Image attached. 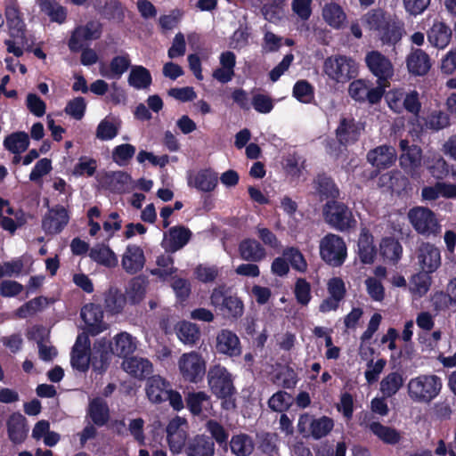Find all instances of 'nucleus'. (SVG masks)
Returning a JSON list of instances; mask_svg holds the SVG:
<instances>
[{
    "label": "nucleus",
    "instance_id": "nucleus-1",
    "mask_svg": "<svg viewBox=\"0 0 456 456\" xmlns=\"http://www.w3.org/2000/svg\"><path fill=\"white\" fill-rule=\"evenodd\" d=\"M363 21L370 30L377 33L383 45H395L405 33L403 21L381 8L370 10Z\"/></svg>",
    "mask_w": 456,
    "mask_h": 456
},
{
    "label": "nucleus",
    "instance_id": "nucleus-2",
    "mask_svg": "<svg viewBox=\"0 0 456 456\" xmlns=\"http://www.w3.org/2000/svg\"><path fill=\"white\" fill-rule=\"evenodd\" d=\"M415 254L420 271L413 279L417 290L425 294L430 286L429 274L435 273L441 265V251L436 245L423 241L417 248Z\"/></svg>",
    "mask_w": 456,
    "mask_h": 456
},
{
    "label": "nucleus",
    "instance_id": "nucleus-3",
    "mask_svg": "<svg viewBox=\"0 0 456 456\" xmlns=\"http://www.w3.org/2000/svg\"><path fill=\"white\" fill-rule=\"evenodd\" d=\"M209 390L216 398L222 400V408L233 410L236 408V388L232 374L221 364L211 366L207 374Z\"/></svg>",
    "mask_w": 456,
    "mask_h": 456
},
{
    "label": "nucleus",
    "instance_id": "nucleus-4",
    "mask_svg": "<svg viewBox=\"0 0 456 456\" xmlns=\"http://www.w3.org/2000/svg\"><path fill=\"white\" fill-rule=\"evenodd\" d=\"M209 299L211 305L226 320L237 321L244 314L243 301L224 283L213 289Z\"/></svg>",
    "mask_w": 456,
    "mask_h": 456
},
{
    "label": "nucleus",
    "instance_id": "nucleus-5",
    "mask_svg": "<svg viewBox=\"0 0 456 456\" xmlns=\"http://www.w3.org/2000/svg\"><path fill=\"white\" fill-rule=\"evenodd\" d=\"M442 386V379L436 375H419L409 381L408 395L414 402L429 403L439 395Z\"/></svg>",
    "mask_w": 456,
    "mask_h": 456
},
{
    "label": "nucleus",
    "instance_id": "nucleus-6",
    "mask_svg": "<svg viewBox=\"0 0 456 456\" xmlns=\"http://www.w3.org/2000/svg\"><path fill=\"white\" fill-rule=\"evenodd\" d=\"M323 72L330 79L344 84L358 75V66L351 57L336 54L325 59Z\"/></svg>",
    "mask_w": 456,
    "mask_h": 456
},
{
    "label": "nucleus",
    "instance_id": "nucleus-7",
    "mask_svg": "<svg viewBox=\"0 0 456 456\" xmlns=\"http://www.w3.org/2000/svg\"><path fill=\"white\" fill-rule=\"evenodd\" d=\"M319 249L322 260L332 267L343 265L347 256L344 239L334 233H328L321 239Z\"/></svg>",
    "mask_w": 456,
    "mask_h": 456
},
{
    "label": "nucleus",
    "instance_id": "nucleus-8",
    "mask_svg": "<svg viewBox=\"0 0 456 456\" xmlns=\"http://www.w3.org/2000/svg\"><path fill=\"white\" fill-rule=\"evenodd\" d=\"M386 101L388 107L395 113L403 111L418 117L421 110L419 94L416 90L405 92L403 89H393L387 93Z\"/></svg>",
    "mask_w": 456,
    "mask_h": 456
},
{
    "label": "nucleus",
    "instance_id": "nucleus-9",
    "mask_svg": "<svg viewBox=\"0 0 456 456\" xmlns=\"http://www.w3.org/2000/svg\"><path fill=\"white\" fill-rule=\"evenodd\" d=\"M326 222L338 231H348L356 225L350 208L343 202L328 200L323 208Z\"/></svg>",
    "mask_w": 456,
    "mask_h": 456
},
{
    "label": "nucleus",
    "instance_id": "nucleus-10",
    "mask_svg": "<svg viewBox=\"0 0 456 456\" xmlns=\"http://www.w3.org/2000/svg\"><path fill=\"white\" fill-rule=\"evenodd\" d=\"M386 90L384 86L377 85L366 79H354L348 86L349 96L356 102L375 105L380 102Z\"/></svg>",
    "mask_w": 456,
    "mask_h": 456
},
{
    "label": "nucleus",
    "instance_id": "nucleus-11",
    "mask_svg": "<svg viewBox=\"0 0 456 456\" xmlns=\"http://www.w3.org/2000/svg\"><path fill=\"white\" fill-rule=\"evenodd\" d=\"M408 219L414 230L420 235L429 237L436 235L441 225L435 213L428 208L414 207L408 213Z\"/></svg>",
    "mask_w": 456,
    "mask_h": 456
},
{
    "label": "nucleus",
    "instance_id": "nucleus-12",
    "mask_svg": "<svg viewBox=\"0 0 456 456\" xmlns=\"http://www.w3.org/2000/svg\"><path fill=\"white\" fill-rule=\"evenodd\" d=\"M365 62L373 76L377 77V85L384 86V89L390 86V79L394 76V66L391 61L379 51H370L365 56Z\"/></svg>",
    "mask_w": 456,
    "mask_h": 456
},
{
    "label": "nucleus",
    "instance_id": "nucleus-13",
    "mask_svg": "<svg viewBox=\"0 0 456 456\" xmlns=\"http://www.w3.org/2000/svg\"><path fill=\"white\" fill-rule=\"evenodd\" d=\"M179 370L185 381L200 382L206 374V362L197 352L183 354L178 362Z\"/></svg>",
    "mask_w": 456,
    "mask_h": 456
},
{
    "label": "nucleus",
    "instance_id": "nucleus-14",
    "mask_svg": "<svg viewBox=\"0 0 456 456\" xmlns=\"http://www.w3.org/2000/svg\"><path fill=\"white\" fill-rule=\"evenodd\" d=\"M186 420L176 416L168 422L166 428L167 441L173 454L185 452L187 442L191 438L186 430Z\"/></svg>",
    "mask_w": 456,
    "mask_h": 456
},
{
    "label": "nucleus",
    "instance_id": "nucleus-15",
    "mask_svg": "<svg viewBox=\"0 0 456 456\" xmlns=\"http://www.w3.org/2000/svg\"><path fill=\"white\" fill-rule=\"evenodd\" d=\"M363 126L361 123L355 121L354 118H341L339 124L335 130L336 138L339 146L346 147L349 144L356 142L361 135ZM329 146L332 149L337 142L334 140L330 142Z\"/></svg>",
    "mask_w": 456,
    "mask_h": 456
},
{
    "label": "nucleus",
    "instance_id": "nucleus-16",
    "mask_svg": "<svg viewBox=\"0 0 456 456\" xmlns=\"http://www.w3.org/2000/svg\"><path fill=\"white\" fill-rule=\"evenodd\" d=\"M69 215L62 205L51 208L42 219V228L46 234H59L67 226Z\"/></svg>",
    "mask_w": 456,
    "mask_h": 456
},
{
    "label": "nucleus",
    "instance_id": "nucleus-17",
    "mask_svg": "<svg viewBox=\"0 0 456 456\" xmlns=\"http://www.w3.org/2000/svg\"><path fill=\"white\" fill-rule=\"evenodd\" d=\"M80 315L86 325L87 332L92 336H96L108 329V324L103 321L104 313L100 305L94 303L85 305Z\"/></svg>",
    "mask_w": 456,
    "mask_h": 456
},
{
    "label": "nucleus",
    "instance_id": "nucleus-18",
    "mask_svg": "<svg viewBox=\"0 0 456 456\" xmlns=\"http://www.w3.org/2000/svg\"><path fill=\"white\" fill-rule=\"evenodd\" d=\"M112 353V344L106 338H101L94 343L91 349V366L94 371L103 373L107 370Z\"/></svg>",
    "mask_w": 456,
    "mask_h": 456
},
{
    "label": "nucleus",
    "instance_id": "nucleus-19",
    "mask_svg": "<svg viewBox=\"0 0 456 456\" xmlns=\"http://www.w3.org/2000/svg\"><path fill=\"white\" fill-rule=\"evenodd\" d=\"M216 349L218 354L238 357L242 353L240 340L237 334L228 329L221 330L216 335Z\"/></svg>",
    "mask_w": 456,
    "mask_h": 456
},
{
    "label": "nucleus",
    "instance_id": "nucleus-20",
    "mask_svg": "<svg viewBox=\"0 0 456 456\" xmlns=\"http://www.w3.org/2000/svg\"><path fill=\"white\" fill-rule=\"evenodd\" d=\"M188 186L199 191L211 192L218 184V174L211 167L202 168L191 173L187 178Z\"/></svg>",
    "mask_w": 456,
    "mask_h": 456
},
{
    "label": "nucleus",
    "instance_id": "nucleus-21",
    "mask_svg": "<svg viewBox=\"0 0 456 456\" xmlns=\"http://www.w3.org/2000/svg\"><path fill=\"white\" fill-rule=\"evenodd\" d=\"M146 258L143 249L135 244H128L121 259L125 272L134 275L141 272L145 265Z\"/></svg>",
    "mask_w": 456,
    "mask_h": 456
},
{
    "label": "nucleus",
    "instance_id": "nucleus-22",
    "mask_svg": "<svg viewBox=\"0 0 456 456\" xmlns=\"http://www.w3.org/2000/svg\"><path fill=\"white\" fill-rule=\"evenodd\" d=\"M7 434L10 441L20 444L25 441L28 433L27 419L20 412L12 413L6 421Z\"/></svg>",
    "mask_w": 456,
    "mask_h": 456
},
{
    "label": "nucleus",
    "instance_id": "nucleus-23",
    "mask_svg": "<svg viewBox=\"0 0 456 456\" xmlns=\"http://www.w3.org/2000/svg\"><path fill=\"white\" fill-rule=\"evenodd\" d=\"M367 160L378 169L390 167L396 160L395 149L388 145H380L367 153Z\"/></svg>",
    "mask_w": 456,
    "mask_h": 456
},
{
    "label": "nucleus",
    "instance_id": "nucleus-24",
    "mask_svg": "<svg viewBox=\"0 0 456 456\" xmlns=\"http://www.w3.org/2000/svg\"><path fill=\"white\" fill-rule=\"evenodd\" d=\"M184 453L186 456H214L215 443L207 435H195L188 440Z\"/></svg>",
    "mask_w": 456,
    "mask_h": 456
},
{
    "label": "nucleus",
    "instance_id": "nucleus-25",
    "mask_svg": "<svg viewBox=\"0 0 456 456\" xmlns=\"http://www.w3.org/2000/svg\"><path fill=\"white\" fill-rule=\"evenodd\" d=\"M406 66L410 74L421 77L430 70L431 60L422 49H412L406 57Z\"/></svg>",
    "mask_w": 456,
    "mask_h": 456
},
{
    "label": "nucleus",
    "instance_id": "nucleus-26",
    "mask_svg": "<svg viewBox=\"0 0 456 456\" xmlns=\"http://www.w3.org/2000/svg\"><path fill=\"white\" fill-rule=\"evenodd\" d=\"M171 388L169 381L160 377L153 375L148 378L146 381V395L148 399L153 403H161Z\"/></svg>",
    "mask_w": 456,
    "mask_h": 456
},
{
    "label": "nucleus",
    "instance_id": "nucleus-27",
    "mask_svg": "<svg viewBox=\"0 0 456 456\" xmlns=\"http://www.w3.org/2000/svg\"><path fill=\"white\" fill-rule=\"evenodd\" d=\"M86 413L93 424L97 427L105 426L110 418L108 403L101 396H96L89 401Z\"/></svg>",
    "mask_w": 456,
    "mask_h": 456
},
{
    "label": "nucleus",
    "instance_id": "nucleus-28",
    "mask_svg": "<svg viewBox=\"0 0 456 456\" xmlns=\"http://www.w3.org/2000/svg\"><path fill=\"white\" fill-rule=\"evenodd\" d=\"M357 246L360 261L364 265L372 264L377 255V248L374 245L373 235L367 228L362 229Z\"/></svg>",
    "mask_w": 456,
    "mask_h": 456
},
{
    "label": "nucleus",
    "instance_id": "nucleus-29",
    "mask_svg": "<svg viewBox=\"0 0 456 456\" xmlns=\"http://www.w3.org/2000/svg\"><path fill=\"white\" fill-rule=\"evenodd\" d=\"M221 67L213 71L212 77L222 84L230 82L234 77L236 55L232 51L223 52L219 57Z\"/></svg>",
    "mask_w": 456,
    "mask_h": 456
},
{
    "label": "nucleus",
    "instance_id": "nucleus-30",
    "mask_svg": "<svg viewBox=\"0 0 456 456\" xmlns=\"http://www.w3.org/2000/svg\"><path fill=\"white\" fill-rule=\"evenodd\" d=\"M125 371L134 378L144 379L153 371V366L150 360L141 357H128L122 362Z\"/></svg>",
    "mask_w": 456,
    "mask_h": 456
},
{
    "label": "nucleus",
    "instance_id": "nucleus-31",
    "mask_svg": "<svg viewBox=\"0 0 456 456\" xmlns=\"http://www.w3.org/2000/svg\"><path fill=\"white\" fill-rule=\"evenodd\" d=\"M131 59L127 53L114 56L108 66H102L101 74L110 79H119L122 75L130 68Z\"/></svg>",
    "mask_w": 456,
    "mask_h": 456
},
{
    "label": "nucleus",
    "instance_id": "nucleus-32",
    "mask_svg": "<svg viewBox=\"0 0 456 456\" xmlns=\"http://www.w3.org/2000/svg\"><path fill=\"white\" fill-rule=\"evenodd\" d=\"M240 257L248 262H260L265 259L266 251L262 244L255 239H244L239 244Z\"/></svg>",
    "mask_w": 456,
    "mask_h": 456
},
{
    "label": "nucleus",
    "instance_id": "nucleus-33",
    "mask_svg": "<svg viewBox=\"0 0 456 456\" xmlns=\"http://www.w3.org/2000/svg\"><path fill=\"white\" fill-rule=\"evenodd\" d=\"M452 36V28L443 21H435L428 31L429 43L437 48L446 47Z\"/></svg>",
    "mask_w": 456,
    "mask_h": 456
},
{
    "label": "nucleus",
    "instance_id": "nucleus-34",
    "mask_svg": "<svg viewBox=\"0 0 456 456\" xmlns=\"http://www.w3.org/2000/svg\"><path fill=\"white\" fill-rule=\"evenodd\" d=\"M114 346L112 353L118 357L126 360L129 355L133 354L137 347L136 338L127 332H120L114 337Z\"/></svg>",
    "mask_w": 456,
    "mask_h": 456
},
{
    "label": "nucleus",
    "instance_id": "nucleus-35",
    "mask_svg": "<svg viewBox=\"0 0 456 456\" xmlns=\"http://www.w3.org/2000/svg\"><path fill=\"white\" fill-rule=\"evenodd\" d=\"M314 187L322 199L336 200L339 197V190L333 179L325 173L318 174L314 180Z\"/></svg>",
    "mask_w": 456,
    "mask_h": 456
},
{
    "label": "nucleus",
    "instance_id": "nucleus-36",
    "mask_svg": "<svg viewBox=\"0 0 456 456\" xmlns=\"http://www.w3.org/2000/svg\"><path fill=\"white\" fill-rule=\"evenodd\" d=\"M29 146L28 134L24 131L13 132L4 140V147L12 154L19 155Z\"/></svg>",
    "mask_w": 456,
    "mask_h": 456
},
{
    "label": "nucleus",
    "instance_id": "nucleus-37",
    "mask_svg": "<svg viewBox=\"0 0 456 456\" xmlns=\"http://www.w3.org/2000/svg\"><path fill=\"white\" fill-rule=\"evenodd\" d=\"M127 82L130 86L137 90L146 89L152 83V77L148 69L142 65H134L131 67Z\"/></svg>",
    "mask_w": 456,
    "mask_h": 456
},
{
    "label": "nucleus",
    "instance_id": "nucleus-38",
    "mask_svg": "<svg viewBox=\"0 0 456 456\" xmlns=\"http://www.w3.org/2000/svg\"><path fill=\"white\" fill-rule=\"evenodd\" d=\"M186 408L193 416H200L211 404L210 396L204 391L189 392L185 396Z\"/></svg>",
    "mask_w": 456,
    "mask_h": 456
},
{
    "label": "nucleus",
    "instance_id": "nucleus-39",
    "mask_svg": "<svg viewBox=\"0 0 456 456\" xmlns=\"http://www.w3.org/2000/svg\"><path fill=\"white\" fill-rule=\"evenodd\" d=\"M229 444L232 452L236 456H249L255 448L252 437L244 433L233 435Z\"/></svg>",
    "mask_w": 456,
    "mask_h": 456
},
{
    "label": "nucleus",
    "instance_id": "nucleus-40",
    "mask_svg": "<svg viewBox=\"0 0 456 456\" xmlns=\"http://www.w3.org/2000/svg\"><path fill=\"white\" fill-rule=\"evenodd\" d=\"M89 256L97 264L111 268L118 265V258L110 247L103 244L97 245L90 249Z\"/></svg>",
    "mask_w": 456,
    "mask_h": 456
},
{
    "label": "nucleus",
    "instance_id": "nucleus-41",
    "mask_svg": "<svg viewBox=\"0 0 456 456\" xmlns=\"http://www.w3.org/2000/svg\"><path fill=\"white\" fill-rule=\"evenodd\" d=\"M39 8L46 14L51 21L62 24L67 19V10L56 0H39Z\"/></svg>",
    "mask_w": 456,
    "mask_h": 456
},
{
    "label": "nucleus",
    "instance_id": "nucleus-42",
    "mask_svg": "<svg viewBox=\"0 0 456 456\" xmlns=\"http://www.w3.org/2000/svg\"><path fill=\"white\" fill-rule=\"evenodd\" d=\"M322 17L330 27L336 29L341 28L346 19L343 8L336 3H330L324 6Z\"/></svg>",
    "mask_w": 456,
    "mask_h": 456
},
{
    "label": "nucleus",
    "instance_id": "nucleus-43",
    "mask_svg": "<svg viewBox=\"0 0 456 456\" xmlns=\"http://www.w3.org/2000/svg\"><path fill=\"white\" fill-rule=\"evenodd\" d=\"M380 255L387 260L397 263L403 254V247L394 237H385L379 244Z\"/></svg>",
    "mask_w": 456,
    "mask_h": 456
},
{
    "label": "nucleus",
    "instance_id": "nucleus-44",
    "mask_svg": "<svg viewBox=\"0 0 456 456\" xmlns=\"http://www.w3.org/2000/svg\"><path fill=\"white\" fill-rule=\"evenodd\" d=\"M370 430L387 444L394 445L401 440V435L395 428L384 426L379 421L371 422Z\"/></svg>",
    "mask_w": 456,
    "mask_h": 456
},
{
    "label": "nucleus",
    "instance_id": "nucleus-45",
    "mask_svg": "<svg viewBox=\"0 0 456 456\" xmlns=\"http://www.w3.org/2000/svg\"><path fill=\"white\" fill-rule=\"evenodd\" d=\"M400 166L407 172L415 171L421 166L422 150L419 146L412 144L411 148L402 153L400 158Z\"/></svg>",
    "mask_w": 456,
    "mask_h": 456
},
{
    "label": "nucleus",
    "instance_id": "nucleus-46",
    "mask_svg": "<svg viewBox=\"0 0 456 456\" xmlns=\"http://www.w3.org/2000/svg\"><path fill=\"white\" fill-rule=\"evenodd\" d=\"M404 379L398 371L388 373L380 382V391L387 398L394 396L403 386Z\"/></svg>",
    "mask_w": 456,
    "mask_h": 456
},
{
    "label": "nucleus",
    "instance_id": "nucleus-47",
    "mask_svg": "<svg viewBox=\"0 0 456 456\" xmlns=\"http://www.w3.org/2000/svg\"><path fill=\"white\" fill-rule=\"evenodd\" d=\"M156 264L158 268L151 270V274L161 280H167L177 272V268L174 265V257L170 255L162 254L157 257Z\"/></svg>",
    "mask_w": 456,
    "mask_h": 456
},
{
    "label": "nucleus",
    "instance_id": "nucleus-48",
    "mask_svg": "<svg viewBox=\"0 0 456 456\" xmlns=\"http://www.w3.org/2000/svg\"><path fill=\"white\" fill-rule=\"evenodd\" d=\"M169 243L172 251L183 248L191 238V232L183 225H175L169 229Z\"/></svg>",
    "mask_w": 456,
    "mask_h": 456
},
{
    "label": "nucleus",
    "instance_id": "nucleus-49",
    "mask_svg": "<svg viewBox=\"0 0 456 456\" xmlns=\"http://www.w3.org/2000/svg\"><path fill=\"white\" fill-rule=\"evenodd\" d=\"M178 338L184 344L196 345L200 338L199 327L190 322H181L176 331Z\"/></svg>",
    "mask_w": 456,
    "mask_h": 456
},
{
    "label": "nucleus",
    "instance_id": "nucleus-50",
    "mask_svg": "<svg viewBox=\"0 0 456 456\" xmlns=\"http://www.w3.org/2000/svg\"><path fill=\"white\" fill-rule=\"evenodd\" d=\"M48 304L49 299L46 297H37L20 305L16 310V316L20 319L28 318L41 312Z\"/></svg>",
    "mask_w": 456,
    "mask_h": 456
},
{
    "label": "nucleus",
    "instance_id": "nucleus-51",
    "mask_svg": "<svg viewBox=\"0 0 456 456\" xmlns=\"http://www.w3.org/2000/svg\"><path fill=\"white\" fill-rule=\"evenodd\" d=\"M146 292V281L142 276H135L128 283L126 297L132 305L139 304Z\"/></svg>",
    "mask_w": 456,
    "mask_h": 456
},
{
    "label": "nucleus",
    "instance_id": "nucleus-52",
    "mask_svg": "<svg viewBox=\"0 0 456 456\" xmlns=\"http://www.w3.org/2000/svg\"><path fill=\"white\" fill-rule=\"evenodd\" d=\"M206 429L210 434L208 437L220 447L226 449L228 445L229 432L217 420L209 419L206 423Z\"/></svg>",
    "mask_w": 456,
    "mask_h": 456
},
{
    "label": "nucleus",
    "instance_id": "nucleus-53",
    "mask_svg": "<svg viewBox=\"0 0 456 456\" xmlns=\"http://www.w3.org/2000/svg\"><path fill=\"white\" fill-rule=\"evenodd\" d=\"M126 303V297L118 289H110L104 298L105 308L110 314H119Z\"/></svg>",
    "mask_w": 456,
    "mask_h": 456
},
{
    "label": "nucleus",
    "instance_id": "nucleus-54",
    "mask_svg": "<svg viewBox=\"0 0 456 456\" xmlns=\"http://www.w3.org/2000/svg\"><path fill=\"white\" fill-rule=\"evenodd\" d=\"M96 8L100 14L107 20L123 16L122 4L119 0H96Z\"/></svg>",
    "mask_w": 456,
    "mask_h": 456
},
{
    "label": "nucleus",
    "instance_id": "nucleus-55",
    "mask_svg": "<svg viewBox=\"0 0 456 456\" xmlns=\"http://www.w3.org/2000/svg\"><path fill=\"white\" fill-rule=\"evenodd\" d=\"M292 95L299 102L311 103L314 100V87L307 80L300 79L295 83Z\"/></svg>",
    "mask_w": 456,
    "mask_h": 456
},
{
    "label": "nucleus",
    "instance_id": "nucleus-56",
    "mask_svg": "<svg viewBox=\"0 0 456 456\" xmlns=\"http://www.w3.org/2000/svg\"><path fill=\"white\" fill-rule=\"evenodd\" d=\"M282 256L286 258L289 265L299 272L305 273L307 270V262L302 252L296 247H287L282 251Z\"/></svg>",
    "mask_w": 456,
    "mask_h": 456
},
{
    "label": "nucleus",
    "instance_id": "nucleus-57",
    "mask_svg": "<svg viewBox=\"0 0 456 456\" xmlns=\"http://www.w3.org/2000/svg\"><path fill=\"white\" fill-rule=\"evenodd\" d=\"M334 421L331 418L322 416L313 419L310 422V432L314 439H321L326 436L333 428Z\"/></svg>",
    "mask_w": 456,
    "mask_h": 456
},
{
    "label": "nucleus",
    "instance_id": "nucleus-58",
    "mask_svg": "<svg viewBox=\"0 0 456 456\" xmlns=\"http://www.w3.org/2000/svg\"><path fill=\"white\" fill-rule=\"evenodd\" d=\"M70 363L73 369L85 372L91 365V350L72 347Z\"/></svg>",
    "mask_w": 456,
    "mask_h": 456
},
{
    "label": "nucleus",
    "instance_id": "nucleus-59",
    "mask_svg": "<svg viewBox=\"0 0 456 456\" xmlns=\"http://www.w3.org/2000/svg\"><path fill=\"white\" fill-rule=\"evenodd\" d=\"M292 402L293 397L290 394L280 390L269 398L268 406L273 411L283 412L289 408Z\"/></svg>",
    "mask_w": 456,
    "mask_h": 456
},
{
    "label": "nucleus",
    "instance_id": "nucleus-60",
    "mask_svg": "<svg viewBox=\"0 0 456 456\" xmlns=\"http://www.w3.org/2000/svg\"><path fill=\"white\" fill-rule=\"evenodd\" d=\"M450 125V117L447 113L442 110L432 111L425 120L427 128L439 131L447 127Z\"/></svg>",
    "mask_w": 456,
    "mask_h": 456
},
{
    "label": "nucleus",
    "instance_id": "nucleus-61",
    "mask_svg": "<svg viewBox=\"0 0 456 456\" xmlns=\"http://www.w3.org/2000/svg\"><path fill=\"white\" fill-rule=\"evenodd\" d=\"M294 295L299 305H307L312 299L310 282L305 278H297L295 282Z\"/></svg>",
    "mask_w": 456,
    "mask_h": 456
},
{
    "label": "nucleus",
    "instance_id": "nucleus-62",
    "mask_svg": "<svg viewBox=\"0 0 456 456\" xmlns=\"http://www.w3.org/2000/svg\"><path fill=\"white\" fill-rule=\"evenodd\" d=\"M135 147L129 143H123L116 146L112 151V159L118 166H124L135 154Z\"/></svg>",
    "mask_w": 456,
    "mask_h": 456
},
{
    "label": "nucleus",
    "instance_id": "nucleus-63",
    "mask_svg": "<svg viewBox=\"0 0 456 456\" xmlns=\"http://www.w3.org/2000/svg\"><path fill=\"white\" fill-rule=\"evenodd\" d=\"M275 379L281 380V387L285 389H294L299 381L297 371L289 365H285L284 368L275 374Z\"/></svg>",
    "mask_w": 456,
    "mask_h": 456
},
{
    "label": "nucleus",
    "instance_id": "nucleus-64",
    "mask_svg": "<svg viewBox=\"0 0 456 456\" xmlns=\"http://www.w3.org/2000/svg\"><path fill=\"white\" fill-rule=\"evenodd\" d=\"M195 278L202 283H211L219 275L218 267L216 265H206L200 264L194 269Z\"/></svg>",
    "mask_w": 456,
    "mask_h": 456
}]
</instances>
